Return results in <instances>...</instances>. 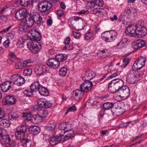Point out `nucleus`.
I'll use <instances>...</instances> for the list:
<instances>
[{"label": "nucleus", "instance_id": "nucleus-17", "mask_svg": "<svg viewBox=\"0 0 147 147\" xmlns=\"http://www.w3.org/2000/svg\"><path fill=\"white\" fill-rule=\"evenodd\" d=\"M137 32L136 36L139 38L143 37L147 34V30L145 27L141 28H137Z\"/></svg>", "mask_w": 147, "mask_h": 147}, {"label": "nucleus", "instance_id": "nucleus-19", "mask_svg": "<svg viewBox=\"0 0 147 147\" xmlns=\"http://www.w3.org/2000/svg\"><path fill=\"white\" fill-rule=\"evenodd\" d=\"M2 139L3 142L5 146H9L16 143L11 139L9 136H3Z\"/></svg>", "mask_w": 147, "mask_h": 147}, {"label": "nucleus", "instance_id": "nucleus-35", "mask_svg": "<svg viewBox=\"0 0 147 147\" xmlns=\"http://www.w3.org/2000/svg\"><path fill=\"white\" fill-rule=\"evenodd\" d=\"M33 1V0H21L20 4L23 6L26 7L31 5Z\"/></svg>", "mask_w": 147, "mask_h": 147}, {"label": "nucleus", "instance_id": "nucleus-14", "mask_svg": "<svg viewBox=\"0 0 147 147\" xmlns=\"http://www.w3.org/2000/svg\"><path fill=\"white\" fill-rule=\"evenodd\" d=\"M27 14L26 10L21 9L17 11L15 13V16L17 20H21L25 18Z\"/></svg>", "mask_w": 147, "mask_h": 147}, {"label": "nucleus", "instance_id": "nucleus-3", "mask_svg": "<svg viewBox=\"0 0 147 147\" xmlns=\"http://www.w3.org/2000/svg\"><path fill=\"white\" fill-rule=\"evenodd\" d=\"M70 27L76 30L83 29L85 26L84 20L79 17H74L70 19L68 22Z\"/></svg>", "mask_w": 147, "mask_h": 147}, {"label": "nucleus", "instance_id": "nucleus-46", "mask_svg": "<svg viewBox=\"0 0 147 147\" xmlns=\"http://www.w3.org/2000/svg\"><path fill=\"white\" fill-rule=\"evenodd\" d=\"M94 2L96 3V5L100 7H102L104 4L102 0H94Z\"/></svg>", "mask_w": 147, "mask_h": 147}, {"label": "nucleus", "instance_id": "nucleus-30", "mask_svg": "<svg viewBox=\"0 0 147 147\" xmlns=\"http://www.w3.org/2000/svg\"><path fill=\"white\" fill-rule=\"evenodd\" d=\"M29 131L31 133L36 135L39 133L40 131L39 127L35 126H30L29 129Z\"/></svg>", "mask_w": 147, "mask_h": 147}, {"label": "nucleus", "instance_id": "nucleus-44", "mask_svg": "<svg viewBox=\"0 0 147 147\" xmlns=\"http://www.w3.org/2000/svg\"><path fill=\"white\" fill-rule=\"evenodd\" d=\"M32 74V71L31 69H25L23 72L24 75L26 76L31 75Z\"/></svg>", "mask_w": 147, "mask_h": 147}, {"label": "nucleus", "instance_id": "nucleus-64", "mask_svg": "<svg viewBox=\"0 0 147 147\" xmlns=\"http://www.w3.org/2000/svg\"><path fill=\"white\" fill-rule=\"evenodd\" d=\"M55 125L53 123L48 127L49 129L51 131H53L55 129Z\"/></svg>", "mask_w": 147, "mask_h": 147}, {"label": "nucleus", "instance_id": "nucleus-47", "mask_svg": "<svg viewBox=\"0 0 147 147\" xmlns=\"http://www.w3.org/2000/svg\"><path fill=\"white\" fill-rule=\"evenodd\" d=\"M34 92H32V90H31V91H29L28 90H25L24 91V94L25 95H26L28 96H30L33 94V93Z\"/></svg>", "mask_w": 147, "mask_h": 147}, {"label": "nucleus", "instance_id": "nucleus-1", "mask_svg": "<svg viewBox=\"0 0 147 147\" xmlns=\"http://www.w3.org/2000/svg\"><path fill=\"white\" fill-rule=\"evenodd\" d=\"M27 128L25 125H22L18 126L16 130L15 136L18 140L21 141V145L24 147H32L30 140L26 137L25 132Z\"/></svg>", "mask_w": 147, "mask_h": 147}, {"label": "nucleus", "instance_id": "nucleus-22", "mask_svg": "<svg viewBox=\"0 0 147 147\" xmlns=\"http://www.w3.org/2000/svg\"><path fill=\"white\" fill-rule=\"evenodd\" d=\"M24 22V24L29 27L33 26L34 23L32 16H27Z\"/></svg>", "mask_w": 147, "mask_h": 147}, {"label": "nucleus", "instance_id": "nucleus-53", "mask_svg": "<svg viewBox=\"0 0 147 147\" xmlns=\"http://www.w3.org/2000/svg\"><path fill=\"white\" fill-rule=\"evenodd\" d=\"M132 11H131V8L128 7L124 10V13H125V15H124V16H129L131 14V12Z\"/></svg>", "mask_w": 147, "mask_h": 147}, {"label": "nucleus", "instance_id": "nucleus-63", "mask_svg": "<svg viewBox=\"0 0 147 147\" xmlns=\"http://www.w3.org/2000/svg\"><path fill=\"white\" fill-rule=\"evenodd\" d=\"M5 115V113L2 111L1 108L0 107V119L4 117Z\"/></svg>", "mask_w": 147, "mask_h": 147}, {"label": "nucleus", "instance_id": "nucleus-20", "mask_svg": "<svg viewBox=\"0 0 147 147\" xmlns=\"http://www.w3.org/2000/svg\"><path fill=\"white\" fill-rule=\"evenodd\" d=\"M5 102L9 105H12L14 104L16 101V100L13 96H7L4 99Z\"/></svg>", "mask_w": 147, "mask_h": 147}, {"label": "nucleus", "instance_id": "nucleus-37", "mask_svg": "<svg viewBox=\"0 0 147 147\" xmlns=\"http://www.w3.org/2000/svg\"><path fill=\"white\" fill-rule=\"evenodd\" d=\"M43 119V118L38 113L37 114L35 115L32 117V119L34 120L35 122L37 123L42 122Z\"/></svg>", "mask_w": 147, "mask_h": 147}, {"label": "nucleus", "instance_id": "nucleus-50", "mask_svg": "<svg viewBox=\"0 0 147 147\" xmlns=\"http://www.w3.org/2000/svg\"><path fill=\"white\" fill-rule=\"evenodd\" d=\"M57 16L59 18L61 17L64 14L63 11L61 9L58 10L57 11Z\"/></svg>", "mask_w": 147, "mask_h": 147}, {"label": "nucleus", "instance_id": "nucleus-43", "mask_svg": "<svg viewBox=\"0 0 147 147\" xmlns=\"http://www.w3.org/2000/svg\"><path fill=\"white\" fill-rule=\"evenodd\" d=\"M65 45L63 48V50H70L73 49V47L71 44L69 43Z\"/></svg>", "mask_w": 147, "mask_h": 147}, {"label": "nucleus", "instance_id": "nucleus-48", "mask_svg": "<svg viewBox=\"0 0 147 147\" xmlns=\"http://www.w3.org/2000/svg\"><path fill=\"white\" fill-rule=\"evenodd\" d=\"M92 105L94 108L96 109H98L100 106V103L97 101H94L92 104Z\"/></svg>", "mask_w": 147, "mask_h": 147}, {"label": "nucleus", "instance_id": "nucleus-10", "mask_svg": "<svg viewBox=\"0 0 147 147\" xmlns=\"http://www.w3.org/2000/svg\"><path fill=\"white\" fill-rule=\"evenodd\" d=\"M146 61V59L141 57L136 60L132 68L136 70H138L142 68L144 65Z\"/></svg>", "mask_w": 147, "mask_h": 147}, {"label": "nucleus", "instance_id": "nucleus-26", "mask_svg": "<svg viewBox=\"0 0 147 147\" xmlns=\"http://www.w3.org/2000/svg\"><path fill=\"white\" fill-rule=\"evenodd\" d=\"M8 116L9 120L13 121L18 118L19 117V115L16 112L11 111L8 113Z\"/></svg>", "mask_w": 147, "mask_h": 147}, {"label": "nucleus", "instance_id": "nucleus-62", "mask_svg": "<svg viewBox=\"0 0 147 147\" xmlns=\"http://www.w3.org/2000/svg\"><path fill=\"white\" fill-rule=\"evenodd\" d=\"M85 36L86 39H89L92 36V34L90 32H88L85 34Z\"/></svg>", "mask_w": 147, "mask_h": 147}, {"label": "nucleus", "instance_id": "nucleus-58", "mask_svg": "<svg viewBox=\"0 0 147 147\" xmlns=\"http://www.w3.org/2000/svg\"><path fill=\"white\" fill-rule=\"evenodd\" d=\"M44 108H49L51 107L52 104L48 101H45Z\"/></svg>", "mask_w": 147, "mask_h": 147}, {"label": "nucleus", "instance_id": "nucleus-4", "mask_svg": "<svg viewBox=\"0 0 147 147\" xmlns=\"http://www.w3.org/2000/svg\"><path fill=\"white\" fill-rule=\"evenodd\" d=\"M124 82L123 80L119 79H115L112 80L109 84L108 88L111 93L118 92L123 86Z\"/></svg>", "mask_w": 147, "mask_h": 147}, {"label": "nucleus", "instance_id": "nucleus-15", "mask_svg": "<svg viewBox=\"0 0 147 147\" xmlns=\"http://www.w3.org/2000/svg\"><path fill=\"white\" fill-rule=\"evenodd\" d=\"M137 27L136 26L129 25L127 28L125 32L127 35L131 36L132 35L134 34L136 36V34L137 32Z\"/></svg>", "mask_w": 147, "mask_h": 147}, {"label": "nucleus", "instance_id": "nucleus-9", "mask_svg": "<svg viewBox=\"0 0 147 147\" xmlns=\"http://www.w3.org/2000/svg\"><path fill=\"white\" fill-rule=\"evenodd\" d=\"M52 7L51 4L45 1H42L38 3V10L42 13H44L42 15H45L46 12L49 10Z\"/></svg>", "mask_w": 147, "mask_h": 147}, {"label": "nucleus", "instance_id": "nucleus-31", "mask_svg": "<svg viewBox=\"0 0 147 147\" xmlns=\"http://www.w3.org/2000/svg\"><path fill=\"white\" fill-rule=\"evenodd\" d=\"M35 70L36 73L37 74H41L43 73L46 71L45 67L42 65H40L38 67L36 68Z\"/></svg>", "mask_w": 147, "mask_h": 147}, {"label": "nucleus", "instance_id": "nucleus-29", "mask_svg": "<svg viewBox=\"0 0 147 147\" xmlns=\"http://www.w3.org/2000/svg\"><path fill=\"white\" fill-rule=\"evenodd\" d=\"M61 140L58 135L53 137L50 141L49 143L51 145H54L60 142Z\"/></svg>", "mask_w": 147, "mask_h": 147}, {"label": "nucleus", "instance_id": "nucleus-55", "mask_svg": "<svg viewBox=\"0 0 147 147\" xmlns=\"http://www.w3.org/2000/svg\"><path fill=\"white\" fill-rule=\"evenodd\" d=\"M144 74V72L143 71L140 72V71H139L138 72V74H136V73L135 74H136V75H138V78H137L139 79V80L142 79Z\"/></svg>", "mask_w": 147, "mask_h": 147}, {"label": "nucleus", "instance_id": "nucleus-2", "mask_svg": "<svg viewBox=\"0 0 147 147\" xmlns=\"http://www.w3.org/2000/svg\"><path fill=\"white\" fill-rule=\"evenodd\" d=\"M88 85L86 84L82 83L80 86V90L76 89L73 92L71 97V99L74 101H78L81 98L84 93H87L91 91V88Z\"/></svg>", "mask_w": 147, "mask_h": 147}, {"label": "nucleus", "instance_id": "nucleus-23", "mask_svg": "<svg viewBox=\"0 0 147 147\" xmlns=\"http://www.w3.org/2000/svg\"><path fill=\"white\" fill-rule=\"evenodd\" d=\"M41 85H40L38 81L34 82L30 86V89L32 92L38 91Z\"/></svg>", "mask_w": 147, "mask_h": 147}, {"label": "nucleus", "instance_id": "nucleus-45", "mask_svg": "<svg viewBox=\"0 0 147 147\" xmlns=\"http://www.w3.org/2000/svg\"><path fill=\"white\" fill-rule=\"evenodd\" d=\"M31 63V61L28 59L24 61L23 62L24 67L31 66L30 64Z\"/></svg>", "mask_w": 147, "mask_h": 147}, {"label": "nucleus", "instance_id": "nucleus-61", "mask_svg": "<svg viewBox=\"0 0 147 147\" xmlns=\"http://www.w3.org/2000/svg\"><path fill=\"white\" fill-rule=\"evenodd\" d=\"M70 40V38L68 36L65 38L64 41V43L65 45L69 44Z\"/></svg>", "mask_w": 147, "mask_h": 147}, {"label": "nucleus", "instance_id": "nucleus-27", "mask_svg": "<svg viewBox=\"0 0 147 147\" xmlns=\"http://www.w3.org/2000/svg\"><path fill=\"white\" fill-rule=\"evenodd\" d=\"M38 91L42 96H46L48 95L49 91L47 88L41 86Z\"/></svg>", "mask_w": 147, "mask_h": 147}, {"label": "nucleus", "instance_id": "nucleus-40", "mask_svg": "<svg viewBox=\"0 0 147 147\" xmlns=\"http://www.w3.org/2000/svg\"><path fill=\"white\" fill-rule=\"evenodd\" d=\"M67 72V69L65 67H63L60 70L59 74L62 76H64L66 74Z\"/></svg>", "mask_w": 147, "mask_h": 147}, {"label": "nucleus", "instance_id": "nucleus-33", "mask_svg": "<svg viewBox=\"0 0 147 147\" xmlns=\"http://www.w3.org/2000/svg\"><path fill=\"white\" fill-rule=\"evenodd\" d=\"M25 82L24 79L20 75L18 79L16 81L14 82V84H16L18 86H20L23 84Z\"/></svg>", "mask_w": 147, "mask_h": 147}, {"label": "nucleus", "instance_id": "nucleus-38", "mask_svg": "<svg viewBox=\"0 0 147 147\" xmlns=\"http://www.w3.org/2000/svg\"><path fill=\"white\" fill-rule=\"evenodd\" d=\"M70 126L69 124L67 123L66 122H63L59 125V128L61 130H65L66 129V128H69Z\"/></svg>", "mask_w": 147, "mask_h": 147}, {"label": "nucleus", "instance_id": "nucleus-54", "mask_svg": "<svg viewBox=\"0 0 147 147\" xmlns=\"http://www.w3.org/2000/svg\"><path fill=\"white\" fill-rule=\"evenodd\" d=\"M45 101L39 100L38 101L37 103L38 106L40 107L44 108V105L45 104Z\"/></svg>", "mask_w": 147, "mask_h": 147}, {"label": "nucleus", "instance_id": "nucleus-13", "mask_svg": "<svg viewBox=\"0 0 147 147\" xmlns=\"http://www.w3.org/2000/svg\"><path fill=\"white\" fill-rule=\"evenodd\" d=\"M120 94V96L126 98L129 97L130 94V91L129 88L127 86H124L118 92Z\"/></svg>", "mask_w": 147, "mask_h": 147}, {"label": "nucleus", "instance_id": "nucleus-51", "mask_svg": "<svg viewBox=\"0 0 147 147\" xmlns=\"http://www.w3.org/2000/svg\"><path fill=\"white\" fill-rule=\"evenodd\" d=\"M16 67L18 69H21L24 68L23 63L18 62L16 63Z\"/></svg>", "mask_w": 147, "mask_h": 147}, {"label": "nucleus", "instance_id": "nucleus-39", "mask_svg": "<svg viewBox=\"0 0 147 147\" xmlns=\"http://www.w3.org/2000/svg\"><path fill=\"white\" fill-rule=\"evenodd\" d=\"M113 105L112 103L107 102L103 104V107L105 110H108L112 108Z\"/></svg>", "mask_w": 147, "mask_h": 147}, {"label": "nucleus", "instance_id": "nucleus-36", "mask_svg": "<svg viewBox=\"0 0 147 147\" xmlns=\"http://www.w3.org/2000/svg\"><path fill=\"white\" fill-rule=\"evenodd\" d=\"M22 117L26 121H29L32 119V116L31 113H23Z\"/></svg>", "mask_w": 147, "mask_h": 147}, {"label": "nucleus", "instance_id": "nucleus-18", "mask_svg": "<svg viewBox=\"0 0 147 147\" xmlns=\"http://www.w3.org/2000/svg\"><path fill=\"white\" fill-rule=\"evenodd\" d=\"M11 87V83L9 81L4 82L1 85V90L4 92H7Z\"/></svg>", "mask_w": 147, "mask_h": 147}, {"label": "nucleus", "instance_id": "nucleus-28", "mask_svg": "<svg viewBox=\"0 0 147 147\" xmlns=\"http://www.w3.org/2000/svg\"><path fill=\"white\" fill-rule=\"evenodd\" d=\"M55 58L57 61L59 62L65 60L67 58V56L65 54H58L56 55Z\"/></svg>", "mask_w": 147, "mask_h": 147}, {"label": "nucleus", "instance_id": "nucleus-41", "mask_svg": "<svg viewBox=\"0 0 147 147\" xmlns=\"http://www.w3.org/2000/svg\"><path fill=\"white\" fill-rule=\"evenodd\" d=\"M20 76L19 74H15L12 75L11 77V82H10L11 83H13L14 84V82L18 80V77Z\"/></svg>", "mask_w": 147, "mask_h": 147}, {"label": "nucleus", "instance_id": "nucleus-60", "mask_svg": "<svg viewBox=\"0 0 147 147\" xmlns=\"http://www.w3.org/2000/svg\"><path fill=\"white\" fill-rule=\"evenodd\" d=\"M9 40L7 39L3 43V45L5 48H7L8 47L9 45Z\"/></svg>", "mask_w": 147, "mask_h": 147}, {"label": "nucleus", "instance_id": "nucleus-7", "mask_svg": "<svg viewBox=\"0 0 147 147\" xmlns=\"http://www.w3.org/2000/svg\"><path fill=\"white\" fill-rule=\"evenodd\" d=\"M28 31V36L31 40L39 41L41 39V35L40 33L35 28L30 29Z\"/></svg>", "mask_w": 147, "mask_h": 147}, {"label": "nucleus", "instance_id": "nucleus-59", "mask_svg": "<svg viewBox=\"0 0 147 147\" xmlns=\"http://www.w3.org/2000/svg\"><path fill=\"white\" fill-rule=\"evenodd\" d=\"M118 75V74L117 73H115L113 74H112L111 75L107 77V80H109L110 79L113 78L117 76Z\"/></svg>", "mask_w": 147, "mask_h": 147}, {"label": "nucleus", "instance_id": "nucleus-32", "mask_svg": "<svg viewBox=\"0 0 147 147\" xmlns=\"http://www.w3.org/2000/svg\"><path fill=\"white\" fill-rule=\"evenodd\" d=\"M43 118L47 117L48 115V111L44 108H39L37 112Z\"/></svg>", "mask_w": 147, "mask_h": 147}, {"label": "nucleus", "instance_id": "nucleus-25", "mask_svg": "<svg viewBox=\"0 0 147 147\" xmlns=\"http://www.w3.org/2000/svg\"><path fill=\"white\" fill-rule=\"evenodd\" d=\"M69 125H70V127H69V128H66V130L64 131L65 133L66 132H69V134L65 136V138H66L69 139L74 136V131L72 130L73 128L72 127V125L71 124Z\"/></svg>", "mask_w": 147, "mask_h": 147}, {"label": "nucleus", "instance_id": "nucleus-5", "mask_svg": "<svg viewBox=\"0 0 147 147\" xmlns=\"http://www.w3.org/2000/svg\"><path fill=\"white\" fill-rule=\"evenodd\" d=\"M117 35V32L114 30L107 31L102 34V39L106 42H111L114 41Z\"/></svg>", "mask_w": 147, "mask_h": 147}, {"label": "nucleus", "instance_id": "nucleus-8", "mask_svg": "<svg viewBox=\"0 0 147 147\" xmlns=\"http://www.w3.org/2000/svg\"><path fill=\"white\" fill-rule=\"evenodd\" d=\"M27 45L29 50L32 53H38L42 48V46L40 43L36 41L28 42L27 43Z\"/></svg>", "mask_w": 147, "mask_h": 147}, {"label": "nucleus", "instance_id": "nucleus-42", "mask_svg": "<svg viewBox=\"0 0 147 147\" xmlns=\"http://www.w3.org/2000/svg\"><path fill=\"white\" fill-rule=\"evenodd\" d=\"M129 62V59L128 58L124 59L123 61V64L121 65L122 68H125Z\"/></svg>", "mask_w": 147, "mask_h": 147}, {"label": "nucleus", "instance_id": "nucleus-16", "mask_svg": "<svg viewBox=\"0 0 147 147\" xmlns=\"http://www.w3.org/2000/svg\"><path fill=\"white\" fill-rule=\"evenodd\" d=\"M34 22L39 26L43 24V22L40 15L38 12H36L32 16Z\"/></svg>", "mask_w": 147, "mask_h": 147}, {"label": "nucleus", "instance_id": "nucleus-24", "mask_svg": "<svg viewBox=\"0 0 147 147\" xmlns=\"http://www.w3.org/2000/svg\"><path fill=\"white\" fill-rule=\"evenodd\" d=\"M127 42L128 39L127 38H123L122 40L117 44L116 46V48L120 49L125 47L128 44Z\"/></svg>", "mask_w": 147, "mask_h": 147}, {"label": "nucleus", "instance_id": "nucleus-57", "mask_svg": "<svg viewBox=\"0 0 147 147\" xmlns=\"http://www.w3.org/2000/svg\"><path fill=\"white\" fill-rule=\"evenodd\" d=\"M103 9H100V8H97L94 9L93 10V13L94 14H96L98 13H100L102 12V10Z\"/></svg>", "mask_w": 147, "mask_h": 147}, {"label": "nucleus", "instance_id": "nucleus-49", "mask_svg": "<svg viewBox=\"0 0 147 147\" xmlns=\"http://www.w3.org/2000/svg\"><path fill=\"white\" fill-rule=\"evenodd\" d=\"M136 26L137 28H142L144 27V22L142 20H140L138 22V23L136 24Z\"/></svg>", "mask_w": 147, "mask_h": 147}, {"label": "nucleus", "instance_id": "nucleus-12", "mask_svg": "<svg viewBox=\"0 0 147 147\" xmlns=\"http://www.w3.org/2000/svg\"><path fill=\"white\" fill-rule=\"evenodd\" d=\"M46 63L48 66L52 69L57 68L60 65L59 62L54 58L49 59L47 61Z\"/></svg>", "mask_w": 147, "mask_h": 147}, {"label": "nucleus", "instance_id": "nucleus-34", "mask_svg": "<svg viewBox=\"0 0 147 147\" xmlns=\"http://www.w3.org/2000/svg\"><path fill=\"white\" fill-rule=\"evenodd\" d=\"M10 124L9 121L7 119H4L1 120L0 124L5 128H7L9 127Z\"/></svg>", "mask_w": 147, "mask_h": 147}, {"label": "nucleus", "instance_id": "nucleus-21", "mask_svg": "<svg viewBox=\"0 0 147 147\" xmlns=\"http://www.w3.org/2000/svg\"><path fill=\"white\" fill-rule=\"evenodd\" d=\"M134 45H135L136 49L141 48L144 46H145V41L140 39L137 40L134 42Z\"/></svg>", "mask_w": 147, "mask_h": 147}, {"label": "nucleus", "instance_id": "nucleus-52", "mask_svg": "<svg viewBox=\"0 0 147 147\" xmlns=\"http://www.w3.org/2000/svg\"><path fill=\"white\" fill-rule=\"evenodd\" d=\"M76 107L75 106H72L71 107H69L67 111L65 113V115H66L68 113L71 112V111H74L76 110Z\"/></svg>", "mask_w": 147, "mask_h": 147}, {"label": "nucleus", "instance_id": "nucleus-6", "mask_svg": "<svg viewBox=\"0 0 147 147\" xmlns=\"http://www.w3.org/2000/svg\"><path fill=\"white\" fill-rule=\"evenodd\" d=\"M95 76V74L92 71L89 70L86 71L85 73L82 75V79L85 81L82 83L88 84V86H90L91 90L93 86V84L92 82L90 81L89 80L94 77Z\"/></svg>", "mask_w": 147, "mask_h": 147}, {"label": "nucleus", "instance_id": "nucleus-11", "mask_svg": "<svg viewBox=\"0 0 147 147\" xmlns=\"http://www.w3.org/2000/svg\"><path fill=\"white\" fill-rule=\"evenodd\" d=\"M136 71L134 70H130L129 71V75L126 78V81L130 84H134L136 82L139 81V79L137 78L138 75H136L135 74Z\"/></svg>", "mask_w": 147, "mask_h": 147}, {"label": "nucleus", "instance_id": "nucleus-56", "mask_svg": "<svg viewBox=\"0 0 147 147\" xmlns=\"http://www.w3.org/2000/svg\"><path fill=\"white\" fill-rule=\"evenodd\" d=\"M14 37V35L12 33H9L7 34V39L10 40H12Z\"/></svg>", "mask_w": 147, "mask_h": 147}]
</instances>
